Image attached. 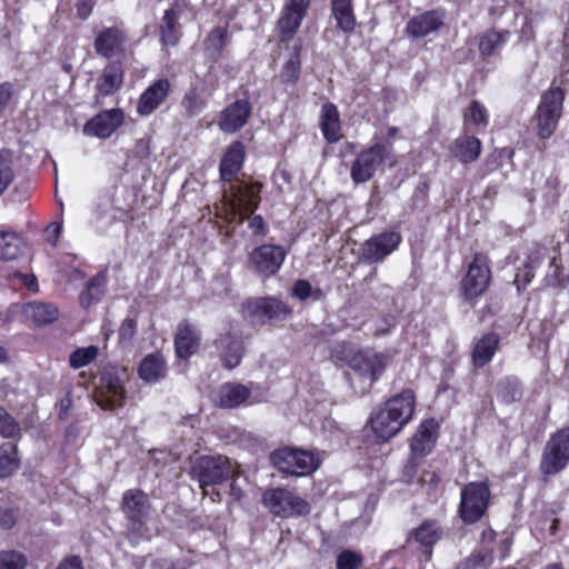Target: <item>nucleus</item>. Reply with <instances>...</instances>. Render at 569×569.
<instances>
[{
    "instance_id": "nucleus-32",
    "label": "nucleus",
    "mask_w": 569,
    "mask_h": 569,
    "mask_svg": "<svg viewBox=\"0 0 569 569\" xmlns=\"http://www.w3.org/2000/svg\"><path fill=\"white\" fill-rule=\"evenodd\" d=\"M138 372L139 377L149 383L157 382L164 378L167 367L162 355L153 352L146 356L140 362Z\"/></svg>"
},
{
    "instance_id": "nucleus-4",
    "label": "nucleus",
    "mask_w": 569,
    "mask_h": 569,
    "mask_svg": "<svg viewBox=\"0 0 569 569\" xmlns=\"http://www.w3.org/2000/svg\"><path fill=\"white\" fill-rule=\"evenodd\" d=\"M270 460L278 471L296 477L308 476L320 465L311 451L290 447L274 450L270 455Z\"/></svg>"
},
{
    "instance_id": "nucleus-41",
    "label": "nucleus",
    "mask_w": 569,
    "mask_h": 569,
    "mask_svg": "<svg viewBox=\"0 0 569 569\" xmlns=\"http://www.w3.org/2000/svg\"><path fill=\"white\" fill-rule=\"evenodd\" d=\"M23 248V240L14 232H0V259L14 260Z\"/></svg>"
},
{
    "instance_id": "nucleus-42",
    "label": "nucleus",
    "mask_w": 569,
    "mask_h": 569,
    "mask_svg": "<svg viewBox=\"0 0 569 569\" xmlns=\"http://www.w3.org/2000/svg\"><path fill=\"white\" fill-rule=\"evenodd\" d=\"M300 50L301 46L296 44L293 47V51L288 59V61L284 63L281 72H280V79L282 83L286 84H295L300 76V69H301V62H300Z\"/></svg>"
},
{
    "instance_id": "nucleus-25",
    "label": "nucleus",
    "mask_w": 569,
    "mask_h": 569,
    "mask_svg": "<svg viewBox=\"0 0 569 569\" xmlns=\"http://www.w3.org/2000/svg\"><path fill=\"white\" fill-rule=\"evenodd\" d=\"M438 436V423L435 419L423 420L412 436L410 448L415 456H427L435 447Z\"/></svg>"
},
{
    "instance_id": "nucleus-17",
    "label": "nucleus",
    "mask_w": 569,
    "mask_h": 569,
    "mask_svg": "<svg viewBox=\"0 0 569 569\" xmlns=\"http://www.w3.org/2000/svg\"><path fill=\"white\" fill-rule=\"evenodd\" d=\"M309 6L310 0H286L278 20L281 42L288 41L295 36L307 14Z\"/></svg>"
},
{
    "instance_id": "nucleus-36",
    "label": "nucleus",
    "mask_w": 569,
    "mask_h": 569,
    "mask_svg": "<svg viewBox=\"0 0 569 569\" xmlns=\"http://www.w3.org/2000/svg\"><path fill=\"white\" fill-rule=\"evenodd\" d=\"M179 16L173 9L164 11L160 26L161 41L163 46H176L180 39Z\"/></svg>"
},
{
    "instance_id": "nucleus-49",
    "label": "nucleus",
    "mask_w": 569,
    "mask_h": 569,
    "mask_svg": "<svg viewBox=\"0 0 569 569\" xmlns=\"http://www.w3.org/2000/svg\"><path fill=\"white\" fill-rule=\"evenodd\" d=\"M359 351H356L349 343H337L330 352V356L337 363L348 365L352 369V363Z\"/></svg>"
},
{
    "instance_id": "nucleus-1",
    "label": "nucleus",
    "mask_w": 569,
    "mask_h": 569,
    "mask_svg": "<svg viewBox=\"0 0 569 569\" xmlns=\"http://www.w3.org/2000/svg\"><path fill=\"white\" fill-rule=\"evenodd\" d=\"M244 160V146L240 141L232 142L226 150L220 162V177L222 181L228 182V189H224V198L232 216V220L242 223L259 206L262 184L249 183L237 179V174L242 169Z\"/></svg>"
},
{
    "instance_id": "nucleus-35",
    "label": "nucleus",
    "mask_w": 569,
    "mask_h": 569,
    "mask_svg": "<svg viewBox=\"0 0 569 569\" xmlns=\"http://www.w3.org/2000/svg\"><path fill=\"white\" fill-rule=\"evenodd\" d=\"M510 32L507 30H488L479 36V51L481 56H492L501 50L507 42Z\"/></svg>"
},
{
    "instance_id": "nucleus-31",
    "label": "nucleus",
    "mask_w": 569,
    "mask_h": 569,
    "mask_svg": "<svg viewBox=\"0 0 569 569\" xmlns=\"http://www.w3.org/2000/svg\"><path fill=\"white\" fill-rule=\"evenodd\" d=\"M450 151L460 162L471 163L480 156L481 141L473 136H461L453 141Z\"/></svg>"
},
{
    "instance_id": "nucleus-9",
    "label": "nucleus",
    "mask_w": 569,
    "mask_h": 569,
    "mask_svg": "<svg viewBox=\"0 0 569 569\" xmlns=\"http://www.w3.org/2000/svg\"><path fill=\"white\" fill-rule=\"evenodd\" d=\"M491 278L489 259L481 252L475 253L468 270L461 280V291L466 301L472 302L488 288Z\"/></svg>"
},
{
    "instance_id": "nucleus-22",
    "label": "nucleus",
    "mask_w": 569,
    "mask_h": 569,
    "mask_svg": "<svg viewBox=\"0 0 569 569\" xmlns=\"http://www.w3.org/2000/svg\"><path fill=\"white\" fill-rule=\"evenodd\" d=\"M445 14L438 10H431L412 17L407 26V33L413 39H421L436 33L443 26Z\"/></svg>"
},
{
    "instance_id": "nucleus-27",
    "label": "nucleus",
    "mask_w": 569,
    "mask_h": 569,
    "mask_svg": "<svg viewBox=\"0 0 569 569\" xmlns=\"http://www.w3.org/2000/svg\"><path fill=\"white\" fill-rule=\"evenodd\" d=\"M319 127L327 142L336 143L341 139L340 113L332 102L322 104Z\"/></svg>"
},
{
    "instance_id": "nucleus-51",
    "label": "nucleus",
    "mask_w": 569,
    "mask_h": 569,
    "mask_svg": "<svg viewBox=\"0 0 569 569\" xmlns=\"http://www.w3.org/2000/svg\"><path fill=\"white\" fill-rule=\"evenodd\" d=\"M104 283L103 277H94L87 286V290L81 295L80 301L82 305H90L92 301L98 300L102 295V286Z\"/></svg>"
},
{
    "instance_id": "nucleus-48",
    "label": "nucleus",
    "mask_w": 569,
    "mask_h": 569,
    "mask_svg": "<svg viewBox=\"0 0 569 569\" xmlns=\"http://www.w3.org/2000/svg\"><path fill=\"white\" fill-rule=\"evenodd\" d=\"M228 33L224 28L213 29L204 41L206 50L212 54H219L227 44Z\"/></svg>"
},
{
    "instance_id": "nucleus-15",
    "label": "nucleus",
    "mask_w": 569,
    "mask_h": 569,
    "mask_svg": "<svg viewBox=\"0 0 569 569\" xmlns=\"http://www.w3.org/2000/svg\"><path fill=\"white\" fill-rule=\"evenodd\" d=\"M121 507L129 521V528L139 531L151 509L148 496L139 489L127 490L122 496Z\"/></svg>"
},
{
    "instance_id": "nucleus-29",
    "label": "nucleus",
    "mask_w": 569,
    "mask_h": 569,
    "mask_svg": "<svg viewBox=\"0 0 569 569\" xmlns=\"http://www.w3.org/2000/svg\"><path fill=\"white\" fill-rule=\"evenodd\" d=\"M250 393V389L247 386L228 382L219 388L217 401L221 408H237L249 399Z\"/></svg>"
},
{
    "instance_id": "nucleus-8",
    "label": "nucleus",
    "mask_w": 569,
    "mask_h": 569,
    "mask_svg": "<svg viewBox=\"0 0 569 569\" xmlns=\"http://www.w3.org/2000/svg\"><path fill=\"white\" fill-rule=\"evenodd\" d=\"M490 490L483 482H470L461 491L459 505L460 518L465 523H475L485 515Z\"/></svg>"
},
{
    "instance_id": "nucleus-39",
    "label": "nucleus",
    "mask_w": 569,
    "mask_h": 569,
    "mask_svg": "<svg viewBox=\"0 0 569 569\" xmlns=\"http://www.w3.org/2000/svg\"><path fill=\"white\" fill-rule=\"evenodd\" d=\"M411 536L421 546L431 547L441 538L442 529L437 521L427 520L416 528Z\"/></svg>"
},
{
    "instance_id": "nucleus-10",
    "label": "nucleus",
    "mask_w": 569,
    "mask_h": 569,
    "mask_svg": "<svg viewBox=\"0 0 569 569\" xmlns=\"http://www.w3.org/2000/svg\"><path fill=\"white\" fill-rule=\"evenodd\" d=\"M263 502L274 516L281 518L306 516L310 512V505L305 499L283 488L266 491Z\"/></svg>"
},
{
    "instance_id": "nucleus-19",
    "label": "nucleus",
    "mask_w": 569,
    "mask_h": 569,
    "mask_svg": "<svg viewBox=\"0 0 569 569\" xmlns=\"http://www.w3.org/2000/svg\"><path fill=\"white\" fill-rule=\"evenodd\" d=\"M123 118L121 109L102 111L84 124L83 132L101 139L109 138L122 124Z\"/></svg>"
},
{
    "instance_id": "nucleus-6",
    "label": "nucleus",
    "mask_w": 569,
    "mask_h": 569,
    "mask_svg": "<svg viewBox=\"0 0 569 569\" xmlns=\"http://www.w3.org/2000/svg\"><path fill=\"white\" fill-rule=\"evenodd\" d=\"M230 472V461L223 456L198 457L190 470L191 478L199 482L203 495H208L206 487L223 482L229 478Z\"/></svg>"
},
{
    "instance_id": "nucleus-52",
    "label": "nucleus",
    "mask_w": 569,
    "mask_h": 569,
    "mask_svg": "<svg viewBox=\"0 0 569 569\" xmlns=\"http://www.w3.org/2000/svg\"><path fill=\"white\" fill-rule=\"evenodd\" d=\"M362 561L363 559L360 553L343 550L337 557V569H359Z\"/></svg>"
},
{
    "instance_id": "nucleus-5",
    "label": "nucleus",
    "mask_w": 569,
    "mask_h": 569,
    "mask_svg": "<svg viewBox=\"0 0 569 569\" xmlns=\"http://www.w3.org/2000/svg\"><path fill=\"white\" fill-rule=\"evenodd\" d=\"M563 100L565 92L560 88H551L542 94L535 116L537 134L541 139L550 138L557 129L562 114Z\"/></svg>"
},
{
    "instance_id": "nucleus-56",
    "label": "nucleus",
    "mask_w": 569,
    "mask_h": 569,
    "mask_svg": "<svg viewBox=\"0 0 569 569\" xmlns=\"http://www.w3.org/2000/svg\"><path fill=\"white\" fill-rule=\"evenodd\" d=\"M96 0H80L77 4L78 14L82 20L89 18L92 13Z\"/></svg>"
},
{
    "instance_id": "nucleus-20",
    "label": "nucleus",
    "mask_w": 569,
    "mask_h": 569,
    "mask_svg": "<svg viewBox=\"0 0 569 569\" xmlns=\"http://www.w3.org/2000/svg\"><path fill=\"white\" fill-rule=\"evenodd\" d=\"M252 107L248 100L239 99L226 107L220 114L218 126L221 131L234 133L239 131L251 114Z\"/></svg>"
},
{
    "instance_id": "nucleus-44",
    "label": "nucleus",
    "mask_w": 569,
    "mask_h": 569,
    "mask_svg": "<svg viewBox=\"0 0 569 569\" xmlns=\"http://www.w3.org/2000/svg\"><path fill=\"white\" fill-rule=\"evenodd\" d=\"M0 436L13 440L22 436L20 423L2 406H0Z\"/></svg>"
},
{
    "instance_id": "nucleus-53",
    "label": "nucleus",
    "mask_w": 569,
    "mask_h": 569,
    "mask_svg": "<svg viewBox=\"0 0 569 569\" xmlns=\"http://www.w3.org/2000/svg\"><path fill=\"white\" fill-rule=\"evenodd\" d=\"M312 287L307 280H298L292 287V295L300 300H306L311 296Z\"/></svg>"
},
{
    "instance_id": "nucleus-30",
    "label": "nucleus",
    "mask_w": 569,
    "mask_h": 569,
    "mask_svg": "<svg viewBox=\"0 0 569 569\" xmlns=\"http://www.w3.org/2000/svg\"><path fill=\"white\" fill-rule=\"evenodd\" d=\"M331 14L336 26L345 33L355 31L357 22L352 0H331Z\"/></svg>"
},
{
    "instance_id": "nucleus-46",
    "label": "nucleus",
    "mask_w": 569,
    "mask_h": 569,
    "mask_svg": "<svg viewBox=\"0 0 569 569\" xmlns=\"http://www.w3.org/2000/svg\"><path fill=\"white\" fill-rule=\"evenodd\" d=\"M493 561V557L489 551H476L469 557L461 560L455 569H488Z\"/></svg>"
},
{
    "instance_id": "nucleus-23",
    "label": "nucleus",
    "mask_w": 569,
    "mask_h": 569,
    "mask_svg": "<svg viewBox=\"0 0 569 569\" xmlns=\"http://www.w3.org/2000/svg\"><path fill=\"white\" fill-rule=\"evenodd\" d=\"M171 89L170 81L161 78L150 84L140 96L137 111L140 116H150L168 97Z\"/></svg>"
},
{
    "instance_id": "nucleus-7",
    "label": "nucleus",
    "mask_w": 569,
    "mask_h": 569,
    "mask_svg": "<svg viewBox=\"0 0 569 569\" xmlns=\"http://www.w3.org/2000/svg\"><path fill=\"white\" fill-rule=\"evenodd\" d=\"M243 315L254 326H263L270 321L284 320L291 309L274 298H253L242 305Z\"/></svg>"
},
{
    "instance_id": "nucleus-28",
    "label": "nucleus",
    "mask_w": 569,
    "mask_h": 569,
    "mask_svg": "<svg viewBox=\"0 0 569 569\" xmlns=\"http://www.w3.org/2000/svg\"><path fill=\"white\" fill-rule=\"evenodd\" d=\"M123 83V69L120 63H109L97 80L96 89L100 96L114 94Z\"/></svg>"
},
{
    "instance_id": "nucleus-13",
    "label": "nucleus",
    "mask_w": 569,
    "mask_h": 569,
    "mask_svg": "<svg viewBox=\"0 0 569 569\" xmlns=\"http://www.w3.org/2000/svg\"><path fill=\"white\" fill-rule=\"evenodd\" d=\"M286 258V251L280 246L262 244L252 250L249 263L253 271L263 277L278 272Z\"/></svg>"
},
{
    "instance_id": "nucleus-14",
    "label": "nucleus",
    "mask_w": 569,
    "mask_h": 569,
    "mask_svg": "<svg viewBox=\"0 0 569 569\" xmlns=\"http://www.w3.org/2000/svg\"><path fill=\"white\" fill-rule=\"evenodd\" d=\"M216 353L226 369H234L242 360L244 346L242 340L230 329L221 331L213 340Z\"/></svg>"
},
{
    "instance_id": "nucleus-63",
    "label": "nucleus",
    "mask_w": 569,
    "mask_h": 569,
    "mask_svg": "<svg viewBox=\"0 0 569 569\" xmlns=\"http://www.w3.org/2000/svg\"><path fill=\"white\" fill-rule=\"evenodd\" d=\"M70 406H71V399L70 398H66V399L61 400V411H63V413H67V411L70 408Z\"/></svg>"
},
{
    "instance_id": "nucleus-24",
    "label": "nucleus",
    "mask_w": 569,
    "mask_h": 569,
    "mask_svg": "<svg viewBox=\"0 0 569 569\" xmlns=\"http://www.w3.org/2000/svg\"><path fill=\"white\" fill-rule=\"evenodd\" d=\"M127 37L122 29L110 27L103 29L96 37L93 47L103 58H112L124 49Z\"/></svg>"
},
{
    "instance_id": "nucleus-3",
    "label": "nucleus",
    "mask_w": 569,
    "mask_h": 569,
    "mask_svg": "<svg viewBox=\"0 0 569 569\" xmlns=\"http://www.w3.org/2000/svg\"><path fill=\"white\" fill-rule=\"evenodd\" d=\"M385 161H390V167L396 164L391 147L382 142L373 143L356 157L350 168L351 180L356 184L368 182Z\"/></svg>"
},
{
    "instance_id": "nucleus-57",
    "label": "nucleus",
    "mask_w": 569,
    "mask_h": 569,
    "mask_svg": "<svg viewBox=\"0 0 569 569\" xmlns=\"http://www.w3.org/2000/svg\"><path fill=\"white\" fill-rule=\"evenodd\" d=\"M57 569H83V567L80 557L69 556L59 563Z\"/></svg>"
},
{
    "instance_id": "nucleus-47",
    "label": "nucleus",
    "mask_w": 569,
    "mask_h": 569,
    "mask_svg": "<svg viewBox=\"0 0 569 569\" xmlns=\"http://www.w3.org/2000/svg\"><path fill=\"white\" fill-rule=\"evenodd\" d=\"M463 118L466 123L471 122L477 127L485 128L488 124L489 116L487 108L482 103L472 100Z\"/></svg>"
},
{
    "instance_id": "nucleus-40",
    "label": "nucleus",
    "mask_w": 569,
    "mask_h": 569,
    "mask_svg": "<svg viewBox=\"0 0 569 569\" xmlns=\"http://www.w3.org/2000/svg\"><path fill=\"white\" fill-rule=\"evenodd\" d=\"M497 396L505 403L519 401L522 397V387L518 378L505 377L497 383Z\"/></svg>"
},
{
    "instance_id": "nucleus-26",
    "label": "nucleus",
    "mask_w": 569,
    "mask_h": 569,
    "mask_svg": "<svg viewBox=\"0 0 569 569\" xmlns=\"http://www.w3.org/2000/svg\"><path fill=\"white\" fill-rule=\"evenodd\" d=\"M200 343L199 331L188 321L179 323L174 337V348L178 358L187 359L192 356Z\"/></svg>"
},
{
    "instance_id": "nucleus-18",
    "label": "nucleus",
    "mask_w": 569,
    "mask_h": 569,
    "mask_svg": "<svg viewBox=\"0 0 569 569\" xmlns=\"http://www.w3.org/2000/svg\"><path fill=\"white\" fill-rule=\"evenodd\" d=\"M390 361L391 355L388 352L359 351L352 369L360 376L375 381L383 373Z\"/></svg>"
},
{
    "instance_id": "nucleus-64",
    "label": "nucleus",
    "mask_w": 569,
    "mask_h": 569,
    "mask_svg": "<svg viewBox=\"0 0 569 569\" xmlns=\"http://www.w3.org/2000/svg\"><path fill=\"white\" fill-rule=\"evenodd\" d=\"M541 569H566L562 563L559 562H552L543 566Z\"/></svg>"
},
{
    "instance_id": "nucleus-37",
    "label": "nucleus",
    "mask_w": 569,
    "mask_h": 569,
    "mask_svg": "<svg viewBox=\"0 0 569 569\" xmlns=\"http://www.w3.org/2000/svg\"><path fill=\"white\" fill-rule=\"evenodd\" d=\"M545 257V249L541 247H536L527 258V261L523 266V269L518 270L515 277V283L517 289L520 290L525 288L533 278L535 269L541 263Z\"/></svg>"
},
{
    "instance_id": "nucleus-59",
    "label": "nucleus",
    "mask_w": 569,
    "mask_h": 569,
    "mask_svg": "<svg viewBox=\"0 0 569 569\" xmlns=\"http://www.w3.org/2000/svg\"><path fill=\"white\" fill-rule=\"evenodd\" d=\"M439 481V476L433 471H423V473L420 477L421 485H428L430 488H436Z\"/></svg>"
},
{
    "instance_id": "nucleus-55",
    "label": "nucleus",
    "mask_w": 569,
    "mask_h": 569,
    "mask_svg": "<svg viewBox=\"0 0 569 569\" xmlns=\"http://www.w3.org/2000/svg\"><path fill=\"white\" fill-rule=\"evenodd\" d=\"M17 521V512L13 509H0V526L3 529H11Z\"/></svg>"
},
{
    "instance_id": "nucleus-45",
    "label": "nucleus",
    "mask_w": 569,
    "mask_h": 569,
    "mask_svg": "<svg viewBox=\"0 0 569 569\" xmlns=\"http://www.w3.org/2000/svg\"><path fill=\"white\" fill-rule=\"evenodd\" d=\"M98 355L99 348L97 346L77 348L69 357V365L73 369H80L92 363Z\"/></svg>"
},
{
    "instance_id": "nucleus-54",
    "label": "nucleus",
    "mask_w": 569,
    "mask_h": 569,
    "mask_svg": "<svg viewBox=\"0 0 569 569\" xmlns=\"http://www.w3.org/2000/svg\"><path fill=\"white\" fill-rule=\"evenodd\" d=\"M137 331V323L133 319L127 318L119 328V338L122 341L133 338Z\"/></svg>"
},
{
    "instance_id": "nucleus-50",
    "label": "nucleus",
    "mask_w": 569,
    "mask_h": 569,
    "mask_svg": "<svg viewBox=\"0 0 569 569\" xmlns=\"http://www.w3.org/2000/svg\"><path fill=\"white\" fill-rule=\"evenodd\" d=\"M28 560L26 556L16 550L0 552V569H24Z\"/></svg>"
},
{
    "instance_id": "nucleus-12",
    "label": "nucleus",
    "mask_w": 569,
    "mask_h": 569,
    "mask_svg": "<svg viewBox=\"0 0 569 569\" xmlns=\"http://www.w3.org/2000/svg\"><path fill=\"white\" fill-rule=\"evenodd\" d=\"M128 376L124 369L106 370L101 377V395L98 398V405L102 409L116 410L124 405L126 389L124 382Z\"/></svg>"
},
{
    "instance_id": "nucleus-43",
    "label": "nucleus",
    "mask_w": 569,
    "mask_h": 569,
    "mask_svg": "<svg viewBox=\"0 0 569 569\" xmlns=\"http://www.w3.org/2000/svg\"><path fill=\"white\" fill-rule=\"evenodd\" d=\"M12 153L9 150H0V196L9 188L14 180Z\"/></svg>"
},
{
    "instance_id": "nucleus-60",
    "label": "nucleus",
    "mask_w": 569,
    "mask_h": 569,
    "mask_svg": "<svg viewBox=\"0 0 569 569\" xmlns=\"http://www.w3.org/2000/svg\"><path fill=\"white\" fill-rule=\"evenodd\" d=\"M249 227L254 233H262L264 231V222L261 216H253L250 219Z\"/></svg>"
},
{
    "instance_id": "nucleus-61",
    "label": "nucleus",
    "mask_w": 569,
    "mask_h": 569,
    "mask_svg": "<svg viewBox=\"0 0 569 569\" xmlns=\"http://www.w3.org/2000/svg\"><path fill=\"white\" fill-rule=\"evenodd\" d=\"M22 279H23V282L26 284V287L33 291V292H37L38 291V281H37V278L33 276V274H24L22 276Z\"/></svg>"
},
{
    "instance_id": "nucleus-2",
    "label": "nucleus",
    "mask_w": 569,
    "mask_h": 569,
    "mask_svg": "<svg viewBox=\"0 0 569 569\" xmlns=\"http://www.w3.org/2000/svg\"><path fill=\"white\" fill-rule=\"evenodd\" d=\"M416 399L411 390L389 399L385 407L371 418V428L375 435L382 441L395 437L413 415Z\"/></svg>"
},
{
    "instance_id": "nucleus-16",
    "label": "nucleus",
    "mask_w": 569,
    "mask_h": 569,
    "mask_svg": "<svg viewBox=\"0 0 569 569\" xmlns=\"http://www.w3.org/2000/svg\"><path fill=\"white\" fill-rule=\"evenodd\" d=\"M401 237L397 232H382L366 240L360 248L363 260L375 263L382 261L400 243Z\"/></svg>"
},
{
    "instance_id": "nucleus-34",
    "label": "nucleus",
    "mask_w": 569,
    "mask_h": 569,
    "mask_svg": "<svg viewBox=\"0 0 569 569\" xmlns=\"http://www.w3.org/2000/svg\"><path fill=\"white\" fill-rule=\"evenodd\" d=\"M26 313L38 326H46L59 317L58 308L49 302H30L26 306Z\"/></svg>"
},
{
    "instance_id": "nucleus-38",
    "label": "nucleus",
    "mask_w": 569,
    "mask_h": 569,
    "mask_svg": "<svg viewBox=\"0 0 569 569\" xmlns=\"http://www.w3.org/2000/svg\"><path fill=\"white\" fill-rule=\"evenodd\" d=\"M19 467L17 445L11 442L0 445V479L11 476Z\"/></svg>"
},
{
    "instance_id": "nucleus-21",
    "label": "nucleus",
    "mask_w": 569,
    "mask_h": 569,
    "mask_svg": "<svg viewBox=\"0 0 569 569\" xmlns=\"http://www.w3.org/2000/svg\"><path fill=\"white\" fill-rule=\"evenodd\" d=\"M211 93L209 92L204 81L197 79L191 82L181 99V108L188 118L199 116L208 106Z\"/></svg>"
},
{
    "instance_id": "nucleus-62",
    "label": "nucleus",
    "mask_w": 569,
    "mask_h": 569,
    "mask_svg": "<svg viewBox=\"0 0 569 569\" xmlns=\"http://www.w3.org/2000/svg\"><path fill=\"white\" fill-rule=\"evenodd\" d=\"M61 224L60 223H52L49 228H48V232L52 233L53 234V239H52V244H56L57 242V239L61 232Z\"/></svg>"
},
{
    "instance_id": "nucleus-33",
    "label": "nucleus",
    "mask_w": 569,
    "mask_h": 569,
    "mask_svg": "<svg viewBox=\"0 0 569 569\" xmlns=\"http://www.w3.org/2000/svg\"><path fill=\"white\" fill-rule=\"evenodd\" d=\"M499 345V337L496 333H487L477 340L472 350V363L477 368H482L491 361Z\"/></svg>"
},
{
    "instance_id": "nucleus-58",
    "label": "nucleus",
    "mask_w": 569,
    "mask_h": 569,
    "mask_svg": "<svg viewBox=\"0 0 569 569\" xmlns=\"http://www.w3.org/2000/svg\"><path fill=\"white\" fill-rule=\"evenodd\" d=\"M12 96V87L6 82L0 84V113L6 109Z\"/></svg>"
},
{
    "instance_id": "nucleus-11",
    "label": "nucleus",
    "mask_w": 569,
    "mask_h": 569,
    "mask_svg": "<svg viewBox=\"0 0 569 569\" xmlns=\"http://www.w3.org/2000/svg\"><path fill=\"white\" fill-rule=\"evenodd\" d=\"M569 462V426L553 435L547 441L540 468L545 475H555Z\"/></svg>"
}]
</instances>
